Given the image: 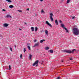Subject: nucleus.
I'll return each mask as SVG.
<instances>
[{"label":"nucleus","mask_w":79,"mask_h":79,"mask_svg":"<svg viewBox=\"0 0 79 79\" xmlns=\"http://www.w3.org/2000/svg\"><path fill=\"white\" fill-rule=\"evenodd\" d=\"M10 49L11 51H12L13 49L12 48H10Z\"/></svg>","instance_id":"c85d7f7f"},{"label":"nucleus","mask_w":79,"mask_h":79,"mask_svg":"<svg viewBox=\"0 0 79 79\" xmlns=\"http://www.w3.org/2000/svg\"><path fill=\"white\" fill-rule=\"evenodd\" d=\"M41 13H44V10H41Z\"/></svg>","instance_id":"7c9ffc66"},{"label":"nucleus","mask_w":79,"mask_h":79,"mask_svg":"<svg viewBox=\"0 0 79 79\" xmlns=\"http://www.w3.org/2000/svg\"><path fill=\"white\" fill-rule=\"evenodd\" d=\"M60 79V77H57V79Z\"/></svg>","instance_id":"c9c22d12"},{"label":"nucleus","mask_w":79,"mask_h":79,"mask_svg":"<svg viewBox=\"0 0 79 79\" xmlns=\"http://www.w3.org/2000/svg\"><path fill=\"white\" fill-rule=\"evenodd\" d=\"M19 30L20 31H21V28H19Z\"/></svg>","instance_id":"58836bf2"},{"label":"nucleus","mask_w":79,"mask_h":79,"mask_svg":"<svg viewBox=\"0 0 79 79\" xmlns=\"http://www.w3.org/2000/svg\"><path fill=\"white\" fill-rule=\"evenodd\" d=\"M36 41H37L36 40H34V42H36Z\"/></svg>","instance_id":"f704fd0d"},{"label":"nucleus","mask_w":79,"mask_h":79,"mask_svg":"<svg viewBox=\"0 0 79 79\" xmlns=\"http://www.w3.org/2000/svg\"><path fill=\"white\" fill-rule=\"evenodd\" d=\"M38 29V28H37V27H35V32H37V29Z\"/></svg>","instance_id":"6ab92c4d"},{"label":"nucleus","mask_w":79,"mask_h":79,"mask_svg":"<svg viewBox=\"0 0 79 79\" xmlns=\"http://www.w3.org/2000/svg\"><path fill=\"white\" fill-rule=\"evenodd\" d=\"M40 1L41 2H42V1H43V0H40Z\"/></svg>","instance_id":"a19ab883"},{"label":"nucleus","mask_w":79,"mask_h":79,"mask_svg":"<svg viewBox=\"0 0 79 79\" xmlns=\"http://www.w3.org/2000/svg\"><path fill=\"white\" fill-rule=\"evenodd\" d=\"M50 16L52 17L53 16V14L52 13H51L50 14Z\"/></svg>","instance_id":"aec40b11"},{"label":"nucleus","mask_w":79,"mask_h":79,"mask_svg":"<svg viewBox=\"0 0 79 79\" xmlns=\"http://www.w3.org/2000/svg\"><path fill=\"white\" fill-rule=\"evenodd\" d=\"M75 50H76V49H73L72 51L68 50H64L63 52H66V53H74V51Z\"/></svg>","instance_id":"f03ea898"},{"label":"nucleus","mask_w":79,"mask_h":79,"mask_svg":"<svg viewBox=\"0 0 79 79\" xmlns=\"http://www.w3.org/2000/svg\"><path fill=\"white\" fill-rule=\"evenodd\" d=\"M45 40H42L40 41V43H42L43 42H45Z\"/></svg>","instance_id":"9b49d317"},{"label":"nucleus","mask_w":79,"mask_h":79,"mask_svg":"<svg viewBox=\"0 0 79 79\" xmlns=\"http://www.w3.org/2000/svg\"><path fill=\"white\" fill-rule=\"evenodd\" d=\"M17 11H19V12H22V11L20 10H18Z\"/></svg>","instance_id":"cd10ccee"},{"label":"nucleus","mask_w":79,"mask_h":79,"mask_svg":"<svg viewBox=\"0 0 79 79\" xmlns=\"http://www.w3.org/2000/svg\"><path fill=\"white\" fill-rule=\"evenodd\" d=\"M27 45H30V44H27Z\"/></svg>","instance_id":"ea45409f"},{"label":"nucleus","mask_w":79,"mask_h":79,"mask_svg":"<svg viewBox=\"0 0 79 79\" xmlns=\"http://www.w3.org/2000/svg\"><path fill=\"white\" fill-rule=\"evenodd\" d=\"M6 0L8 2H9V3H10V2H11V1L10 0Z\"/></svg>","instance_id":"412c9836"},{"label":"nucleus","mask_w":79,"mask_h":79,"mask_svg":"<svg viewBox=\"0 0 79 79\" xmlns=\"http://www.w3.org/2000/svg\"><path fill=\"white\" fill-rule=\"evenodd\" d=\"M2 37V35L0 34V37Z\"/></svg>","instance_id":"e433bc0d"},{"label":"nucleus","mask_w":79,"mask_h":79,"mask_svg":"<svg viewBox=\"0 0 79 79\" xmlns=\"http://www.w3.org/2000/svg\"><path fill=\"white\" fill-rule=\"evenodd\" d=\"M2 11H6V10H5V9H2Z\"/></svg>","instance_id":"473e14b6"},{"label":"nucleus","mask_w":79,"mask_h":79,"mask_svg":"<svg viewBox=\"0 0 79 79\" xmlns=\"http://www.w3.org/2000/svg\"><path fill=\"white\" fill-rule=\"evenodd\" d=\"M39 44L38 43H36L35 45L33 46V47H35L37 46H39Z\"/></svg>","instance_id":"423d86ee"},{"label":"nucleus","mask_w":79,"mask_h":79,"mask_svg":"<svg viewBox=\"0 0 79 79\" xmlns=\"http://www.w3.org/2000/svg\"><path fill=\"white\" fill-rule=\"evenodd\" d=\"M23 57V55L22 54H21L20 55V58H22V57Z\"/></svg>","instance_id":"a878e982"},{"label":"nucleus","mask_w":79,"mask_h":79,"mask_svg":"<svg viewBox=\"0 0 79 79\" xmlns=\"http://www.w3.org/2000/svg\"><path fill=\"white\" fill-rule=\"evenodd\" d=\"M9 70H10V69H11V66L9 65Z\"/></svg>","instance_id":"393cba45"},{"label":"nucleus","mask_w":79,"mask_h":79,"mask_svg":"<svg viewBox=\"0 0 79 79\" xmlns=\"http://www.w3.org/2000/svg\"><path fill=\"white\" fill-rule=\"evenodd\" d=\"M50 19L51 20H53V18H52V17L50 16Z\"/></svg>","instance_id":"4be33fe9"},{"label":"nucleus","mask_w":79,"mask_h":79,"mask_svg":"<svg viewBox=\"0 0 79 79\" xmlns=\"http://www.w3.org/2000/svg\"><path fill=\"white\" fill-rule=\"evenodd\" d=\"M14 6H13L11 5H10L9 6V8H12Z\"/></svg>","instance_id":"2eb2a0df"},{"label":"nucleus","mask_w":79,"mask_h":79,"mask_svg":"<svg viewBox=\"0 0 79 79\" xmlns=\"http://www.w3.org/2000/svg\"><path fill=\"white\" fill-rule=\"evenodd\" d=\"M46 23L47 24V25L49 26H50L51 27H52V25L48 23V22L46 21Z\"/></svg>","instance_id":"20e7f679"},{"label":"nucleus","mask_w":79,"mask_h":79,"mask_svg":"<svg viewBox=\"0 0 79 79\" xmlns=\"http://www.w3.org/2000/svg\"><path fill=\"white\" fill-rule=\"evenodd\" d=\"M52 21H53V20H52Z\"/></svg>","instance_id":"37998d69"},{"label":"nucleus","mask_w":79,"mask_h":79,"mask_svg":"<svg viewBox=\"0 0 79 79\" xmlns=\"http://www.w3.org/2000/svg\"><path fill=\"white\" fill-rule=\"evenodd\" d=\"M64 29H65V30L66 31V32L67 33H69V31H68V29H67V28H66V27H64Z\"/></svg>","instance_id":"1a4fd4ad"},{"label":"nucleus","mask_w":79,"mask_h":79,"mask_svg":"<svg viewBox=\"0 0 79 79\" xmlns=\"http://www.w3.org/2000/svg\"><path fill=\"white\" fill-rule=\"evenodd\" d=\"M6 18H11V16H10V15H8L6 16Z\"/></svg>","instance_id":"dca6fc26"},{"label":"nucleus","mask_w":79,"mask_h":79,"mask_svg":"<svg viewBox=\"0 0 79 79\" xmlns=\"http://www.w3.org/2000/svg\"><path fill=\"white\" fill-rule=\"evenodd\" d=\"M71 0H67V3H69V2H70V1Z\"/></svg>","instance_id":"b1692460"},{"label":"nucleus","mask_w":79,"mask_h":79,"mask_svg":"<svg viewBox=\"0 0 79 79\" xmlns=\"http://www.w3.org/2000/svg\"><path fill=\"white\" fill-rule=\"evenodd\" d=\"M62 62H63V61H62Z\"/></svg>","instance_id":"c03bdc74"},{"label":"nucleus","mask_w":79,"mask_h":79,"mask_svg":"<svg viewBox=\"0 0 79 79\" xmlns=\"http://www.w3.org/2000/svg\"><path fill=\"white\" fill-rule=\"evenodd\" d=\"M55 23L56 25H58V22L57 20H56L55 21Z\"/></svg>","instance_id":"6e6552de"},{"label":"nucleus","mask_w":79,"mask_h":79,"mask_svg":"<svg viewBox=\"0 0 79 79\" xmlns=\"http://www.w3.org/2000/svg\"><path fill=\"white\" fill-rule=\"evenodd\" d=\"M73 34L75 35H79V28L76 27L75 26L74 27L73 29Z\"/></svg>","instance_id":"f257e3e1"},{"label":"nucleus","mask_w":79,"mask_h":79,"mask_svg":"<svg viewBox=\"0 0 79 79\" xmlns=\"http://www.w3.org/2000/svg\"><path fill=\"white\" fill-rule=\"evenodd\" d=\"M45 34H46V35H48V31L47 30H45Z\"/></svg>","instance_id":"0eeeda50"},{"label":"nucleus","mask_w":79,"mask_h":79,"mask_svg":"<svg viewBox=\"0 0 79 79\" xmlns=\"http://www.w3.org/2000/svg\"><path fill=\"white\" fill-rule=\"evenodd\" d=\"M27 11H29V8L27 9Z\"/></svg>","instance_id":"72a5a7b5"},{"label":"nucleus","mask_w":79,"mask_h":79,"mask_svg":"<svg viewBox=\"0 0 79 79\" xmlns=\"http://www.w3.org/2000/svg\"><path fill=\"white\" fill-rule=\"evenodd\" d=\"M14 46H15V48H16V45H15Z\"/></svg>","instance_id":"4c0bfd02"},{"label":"nucleus","mask_w":79,"mask_h":79,"mask_svg":"<svg viewBox=\"0 0 79 79\" xmlns=\"http://www.w3.org/2000/svg\"><path fill=\"white\" fill-rule=\"evenodd\" d=\"M59 23H62V21H61V20H60L59 21Z\"/></svg>","instance_id":"c756f323"},{"label":"nucleus","mask_w":79,"mask_h":79,"mask_svg":"<svg viewBox=\"0 0 79 79\" xmlns=\"http://www.w3.org/2000/svg\"><path fill=\"white\" fill-rule=\"evenodd\" d=\"M61 26L62 27H63V29H64V27H64V25L63 24H61Z\"/></svg>","instance_id":"f8f14e48"},{"label":"nucleus","mask_w":79,"mask_h":79,"mask_svg":"<svg viewBox=\"0 0 79 79\" xmlns=\"http://www.w3.org/2000/svg\"><path fill=\"white\" fill-rule=\"evenodd\" d=\"M27 48L29 50H31V47L29 46H27Z\"/></svg>","instance_id":"a211bd4d"},{"label":"nucleus","mask_w":79,"mask_h":79,"mask_svg":"<svg viewBox=\"0 0 79 79\" xmlns=\"http://www.w3.org/2000/svg\"><path fill=\"white\" fill-rule=\"evenodd\" d=\"M38 63H39V60H37L33 64V66H34L36 64V66H38V65H37Z\"/></svg>","instance_id":"7ed1b4c3"},{"label":"nucleus","mask_w":79,"mask_h":79,"mask_svg":"<svg viewBox=\"0 0 79 79\" xmlns=\"http://www.w3.org/2000/svg\"><path fill=\"white\" fill-rule=\"evenodd\" d=\"M23 51H24V52H25L26 51V48H24Z\"/></svg>","instance_id":"5701e85b"},{"label":"nucleus","mask_w":79,"mask_h":79,"mask_svg":"<svg viewBox=\"0 0 79 79\" xmlns=\"http://www.w3.org/2000/svg\"><path fill=\"white\" fill-rule=\"evenodd\" d=\"M70 60H73V58H72L71 57L70 58Z\"/></svg>","instance_id":"2f4dec72"},{"label":"nucleus","mask_w":79,"mask_h":79,"mask_svg":"<svg viewBox=\"0 0 79 79\" xmlns=\"http://www.w3.org/2000/svg\"><path fill=\"white\" fill-rule=\"evenodd\" d=\"M31 58H32V55H29V60H31Z\"/></svg>","instance_id":"ddd939ff"},{"label":"nucleus","mask_w":79,"mask_h":79,"mask_svg":"<svg viewBox=\"0 0 79 79\" xmlns=\"http://www.w3.org/2000/svg\"><path fill=\"white\" fill-rule=\"evenodd\" d=\"M31 31H34V27H31Z\"/></svg>","instance_id":"9d476101"},{"label":"nucleus","mask_w":79,"mask_h":79,"mask_svg":"<svg viewBox=\"0 0 79 79\" xmlns=\"http://www.w3.org/2000/svg\"><path fill=\"white\" fill-rule=\"evenodd\" d=\"M49 52L51 53H53V50L51 49L49 51Z\"/></svg>","instance_id":"4468645a"},{"label":"nucleus","mask_w":79,"mask_h":79,"mask_svg":"<svg viewBox=\"0 0 79 79\" xmlns=\"http://www.w3.org/2000/svg\"><path fill=\"white\" fill-rule=\"evenodd\" d=\"M76 18V17L75 16L73 17L72 18L73 19H74V18Z\"/></svg>","instance_id":"bb28decb"},{"label":"nucleus","mask_w":79,"mask_h":79,"mask_svg":"<svg viewBox=\"0 0 79 79\" xmlns=\"http://www.w3.org/2000/svg\"><path fill=\"white\" fill-rule=\"evenodd\" d=\"M49 48H50L49 47H47L45 48V50H48Z\"/></svg>","instance_id":"f3484780"},{"label":"nucleus","mask_w":79,"mask_h":79,"mask_svg":"<svg viewBox=\"0 0 79 79\" xmlns=\"http://www.w3.org/2000/svg\"><path fill=\"white\" fill-rule=\"evenodd\" d=\"M24 24H27L26 23H24Z\"/></svg>","instance_id":"79ce46f5"},{"label":"nucleus","mask_w":79,"mask_h":79,"mask_svg":"<svg viewBox=\"0 0 79 79\" xmlns=\"http://www.w3.org/2000/svg\"><path fill=\"white\" fill-rule=\"evenodd\" d=\"M9 25V24L8 23H4L3 24V27H8V25Z\"/></svg>","instance_id":"39448f33"}]
</instances>
